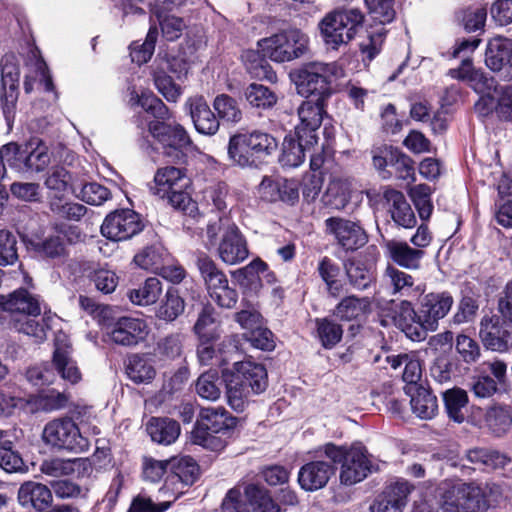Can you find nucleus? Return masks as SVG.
<instances>
[{"mask_svg":"<svg viewBox=\"0 0 512 512\" xmlns=\"http://www.w3.org/2000/svg\"><path fill=\"white\" fill-rule=\"evenodd\" d=\"M247 102L255 108L268 109L273 107L277 102L276 94L268 87L252 83L244 92Z\"/></svg>","mask_w":512,"mask_h":512,"instance_id":"de8ad7c7","label":"nucleus"},{"mask_svg":"<svg viewBox=\"0 0 512 512\" xmlns=\"http://www.w3.org/2000/svg\"><path fill=\"white\" fill-rule=\"evenodd\" d=\"M52 365L62 379L72 384L81 380V372L76 362L71 357L70 347L60 343L59 340L55 342Z\"/></svg>","mask_w":512,"mask_h":512,"instance_id":"cd10ccee","label":"nucleus"},{"mask_svg":"<svg viewBox=\"0 0 512 512\" xmlns=\"http://www.w3.org/2000/svg\"><path fill=\"white\" fill-rule=\"evenodd\" d=\"M443 400L448 417L456 423L464 422V410L468 404L467 392L464 389L454 387L443 393Z\"/></svg>","mask_w":512,"mask_h":512,"instance_id":"58836bf2","label":"nucleus"},{"mask_svg":"<svg viewBox=\"0 0 512 512\" xmlns=\"http://www.w3.org/2000/svg\"><path fill=\"white\" fill-rule=\"evenodd\" d=\"M244 495L251 512H281L280 505L274 501L270 491L259 484H247Z\"/></svg>","mask_w":512,"mask_h":512,"instance_id":"c85d7f7f","label":"nucleus"},{"mask_svg":"<svg viewBox=\"0 0 512 512\" xmlns=\"http://www.w3.org/2000/svg\"><path fill=\"white\" fill-rule=\"evenodd\" d=\"M342 76L343 71L335 62H309L297 72V90L308 99L327 101L332 94L333 78Z\"/></svg>","mask_w":512,"mask_h":512,"instance_id":"7ed1b4c3","label":"nucleus"},{"mask_svg":"<svg viewBox=\"0 0 512 512\" xmlns=\"http://www.w3.org/2000/svg\"><path fill=\"white\" fill-rule=\"evenodd\" d=\"M143 229L140 216L133 210L122 209L108 214L101 226V233L107 239L124 241Z\"/></svg>","mask_w":512,"mask_h":512,"instance_id":"1a4fd4ad","label":"nucleus"},{"mask_svg":"<svg viewBox=\"0 0 512 512\" xmlns=\"http://www.w3.org/2000/svg\"><path fill=\"white\" fill-rule=\"evenodd\" d=\"M190 180L185 172L174 166L159 168L154 176V186L151 190L155 195L164 199L168 193L179 189H186Z\"/></svg>","mask_w":512,"mask_h":512,"instance_id":"5701e85b","label":"nucleus"},{"mask_svg":"<svg viewBox=\"0 0 512 512\" xmlns=\"http://www.w3.org/2000/svg\"><path fill=\"white\" fill-rule=\"evenodd\" d=\"M335 473L334 467L325 461H312L303 465L298 473V482L306 491L325 487Z\"/></svg>","mask_w":512,"mask_h":512,"instance_id":"4be33fe9","label":"nucleus"},{"mask_svg":"<svg viewBox=\"0 0 512 512\" xmlns=\"http://www.w3.org/2000/svg\"><path fill=\"white\" fill-rule=\"evenodd\" d=\"M165 251L157 246H148L134 256L133 261L141 269L157 274L164 264Z\"/></svg>","mask_w":512,"mask_h":512,"instance_id":"3c124183","label":"nucleus"},{"mask_svg":"<svg viewBox=\"0 0 512 512\" xmlns=\"http://www.w3.org/2000/svg\"><path fill=\"white\" fill-rule=\"evenodd\" d=\"M383 279L385 284L391 288V294L394 296L417 298L424 292V288L416 284L415 278L412 275L391 264L387 265Z\"/></svg>","mask_w":512,"mask_h":512,"instance_id":"6ab92c4d","label":"nucleus"},{"mask_svg":"<svg viewBox=\"0 0 512 512\" xmlns=\"http://www.w3.org/2000/svg\"><path fill=\"white\" fill-rule=\"evenodd\" d=\"M484 423L495 436H503L512 427V412L509 406L494 404L486 409Z\"/></svg>","mask_w":512,"mask_h":512,"instance_id":"c756f323","label":"nucleus"},{"mask_svg":"<svg viewBox=\"0 0 512 512\" xmlns=\"http://www.w3.org/2000/svg\"><path fill=\"white\" fill-rule=\"evenodd\" d=\"M316 325L318 337L324 348L331 349L342 339L343 329L337 322L322 318L316 319Z\"/></svg>","mask_w":512,"mask_h":512,"instance_id":"603ef678","label":"nucleus"},{"mask_svg":"<svg viewBox=\"0 0 512 512\" xmlns=\"http://www.w3.org/2000/svg\"><path fill=\"white\" fill-rule=\"evenodd\" d=\"M250 146L246 133L231 136L228 144V156L232 163L240 167L257 166L258 162Z\"/></svg>","mask_w":512,"mask_h":512,"instance_id":"7c9ffc66","label":"nucleus"},{"mask_svg":"<svg viewBox=\"0 0 512 512\" xmlns=\"http://www.w3.org/2000/svg\"><path fill=\"white\" fill-rule=\"evenodd\" d=\"M344 269L349 284L356 290L368 289L375 280L372 267L360 259H348L344 263Z\"/></svg>","mask_w":512,"mask_h":512,"instance_id":"2f4dec72","label":"nucleus"},{"mask_svg":"<svg viewBox=\"0 0 512 512\" xmlns=\"http://www.w3.org/2000/svg\"><path fill=\"white\" fill-rule=\"evenodd\" d=\"M18 503L25 509L43 512L53 501L52 491L48 486L36 481L22 483L17 493Z\"/></svg>","mask_w":512,"mask_h":512,"instance_id":"dca6fc26","label":"nucleus"},{"mask_svg":"<svg viewBox=\"0 0 512 512\" xmlns=\"http://www.w3.org/2000/svg\"><path fill=\"white\" fill-rule=\"evenodd\" d=\"M146 429L154 442L163 445L173 443L180 434L178 422L169 418H151Z\"/></svg>","mask_w":512,"mask_h":512,"instance_id":"72a5a7b5","label":"nucleus"},{"mask_svg":"<svg viewBox=\"0 0 512 512\" xmlns=\"http://www.w3.org/2000/svg\"><path fill=\"white\" fill-rule=\"evenodd\" d=\"M414 486L407 481L389 484L370 506V512H402Z\"/></svg>","mask_w":512,"mask_h":512,"instance_id":"2eb2a0df","label":"nucleus"},{"mask_svg":"<svg viewBox=\"0 0 512 512\" xmlns=\"http://www.w3.org/2000/svg\"><path fill=\"white\" fill-rule=\"evenodd\" d=\"M10 325L19 333L35 338L36 341H43L46 338L44 325L31 316H12Z\"/></svg>","mask_w":512,"mask_h":512,"instance_id":"6e6d98bb","label":"nucleus"},{"mask_svg":"<svg viewBox=\"0 0 512 512\" xmlns=\"http://www.w3.org/2000/svg\"><path fill=\"white\" fill-rule=\"evenodd\" d=\"M76 196L87 204L99 206L110 198L111 193L105 186L92 182L83 185Z\"/></svg>","mask_w":512,"mask_h":512,"instance_id":"e2e57ef3","label":"nucleus"},{"mask_svg":"<svg viewBox=\"0 0 512 512\" xmlns=\"http://www.w3.org/2000/svg\"><path fill=\"white\" fill-rule=\"evenodd\" d=\"M3 439L7 444H0V468L8 473L24 471V461L20 453L13 448V442L10 440L8 431L7 436Z\"/></svg>","mask_w":512,"mask_h":512,"instance_id":"8fccbe9b","label":"nucleus"},{"mask_svg":"<svg viewBox=\"0 0 512 512\" xmlns=\"http://www.w3.org/2000/svg\"><path fill=\"white\" fill-rule=\"evenodd\" d=\"M411 408L421 419H432L438 412L437 398L423 386L415 388L411 397Z\"/></svg>","mask_w":512,"mask_h":512,"instance_id":"4c0bfd02","label":"nucleus"},{"mask_svg":"<svg viewBox=\"0 0 512 512\" xmlns=\"http://www.w3.org/2000/svg\"><path fill=\"white\" fill-rule=\"evenodd\" d=\"M16 237L8 230H0V265L14 264L18 259Z\"/></svg>","mask_w":512,"mask_h":512,"instance_id":"338daca9","label":"nucleus"},{"mask_svg":"<svg viewBox=\"0 0 512 512\" xmlns=\"http://www.w3.org/2000/svg\"><path fill=\"white\" fill-rule=\"evenodd\" d=\"M135 100L146 113L157 119L149 122L148 129L151 135L162 145L163 154L171 161L181 159L184 155L183 148L191 142L184 127L178 123L165 122L170 118L169 109L152 93L136 95Z\"/></svg>","mask_w":512,"mask_h":512,"instance_id":"f257e3e1","label":"nucleus"},{"mask_svg":"<svg viewBox=\"0 0 512 512\" xmlns=\"http://www.w3.org/2000/svg\"><path fill=\"white\" fill-rule=\"evenodd\" d=\"M26 153L27 146L23 149L21 146L14 142L2 146L0 149V177H3L5 174L6 169L4 161H6L12 167L22 168Z\"/></svg>","mask_w":512,"mask_h":512,"instance_id":"680f3d73","label":"nucleus"},{"mask_svg":"<svg viewBox=\"0 0 512 512\" xmlns=\"http://www.w3.org/2000/svg\"><path fill=\"white\" fill-rule=\"evenodd\" d=\"M169 467L172 475L168 479L171 483L178 480L185 485H192L199 475V466L190 456L170 459Z\"/></svg>","mask_w":512,"mask_h":512,"instance_id":"c9c22d12","label":"nucleus"},{"mask_svg":"<svg viewBox=\"0 0 512 512\" xmlns=\"http://www.w3.org/2000/svg\"><path fill=\"white\" fill-rule=\"evenodd\" d=\"M190 114L196 130L204 135H214L219 121L203 97L190 99Z\"/></svg>","mask_w":512,"mask_h":512,"instance_id":"bb28decb","label":"nucleus"},{"mask_svg":"<svg viewBox=\"0 0 512 512\" xmlns=\"http://www.w3.org/2000/svg\"><path fill=\"white\" fill-rule=\"evenodd\" d=\"M325 226L327 232L334 235L338 244L346 250H356L367 242L365 231L353 221L330 217L325 220Z\"/></svg>","mask_w":512,"mask_h":512,"instance_id":"f8f14e48","label":"nucleus"},{"mask_svg":"<svg viewBox=\"0 0 512 512\" xmlns=\"http://www.w3.org/2000/svg\"><path fill=\"white\" fill-rule=\"evenodd\" d=\"M475 373L490 375L492 380L499 386L507 383V364L497 358L480 363L475 368Z\"/></svg>","mask_w":512,"mask_h":512,"instance_id":"0e129e2a","label":"nucleus"},{"mask_svg":"<svg viewBox=\"0 0 512 512\" xmlns=\"http://www.w3.org/2000/svg\"><path fill=\"white\" fill-rule=\"evenodd\" d=\"M448 75L457 80L465 81L478 94H485L495 88V80L482 70L475 69L469 58L462 60L458 68L450 69Z\"/></svg>","mask_w":512,"mask_h":512,"instance_id":"412c9836","label":"nucleus"},{"mask_svg":"<svg viewBox=\"0 0 512 512\" xmlns=\"http://www.w3.org/2000/svg\"><path fill=\"white\" fill-rule=\"evenodd\" d=\"M234 425V418L223 407H206L200 410L199 418L192 432L196 435L215 432L226 435Z\"/></svg>","mask_w":512,"mask_h":512,"instance_id":"a211bd4d","label":"nucleus"},{"mask_svg":"<svg viewBox=\"0 0 512 512\" xmlns=\"http://www.w3.org/2000/svg\"><path fill=\"white\" fill-rule=\"evenodd\" d=\"M371 301L368 297L354 295L343 298L335 307L334 314L343 320H352L370 311Z\"/></svg>","mask_w":512,"mask_h":512,"instance_id":"a19ab883","label":"nucleus"},{"mask_svg":"<svg viewBox=\"0 0 512 512\" xmlns=\"http://www.w3.org/2000/svg\"><path fill=\"white\" fill-rule=\"evenodd\" d=\"M185 302L174 289H169L162 301L157 316L165 321H174L184 312Z\"/></svg>","mask_w":512,"mask_h":512,"instance_id":"5fc2aeb1","label":"nucleus"},{"mask_svg":"<svg viewBox=\"0 0 512 512\" xmlns=\"http://www.w3.org/2000/svg\"><path fill=\"white\" fill-rule=\"evenodd\" d=\"M111 341L121 346H135L144 341L149 333L147 323L140 318L121 317L113 324H104Z\"/></svg>","mask_w":512,"mask_h":512,"instance_id":"9b49d317","label":"nucleus"},{"mask_svg":"<svg viewBox=\"0 0 512 512\" xmlns=\"http://www.w3.org/2000/svg\"><path fill=\"white\" fill-rule=\"evenodd\" d=\"M323 452L333 463L340 464L339 481L344 486L362 482L372 471L368 451L362 443L350 446L327 443L323 446Z\"/></svg>","mask_w":512,"mask_h":512,"instance_id":"f03ea898","label":"nucleus"},{"mask_svg":"<svg viewBox=\"0 0 512 512\" xmlns=\"http://www.w3.org/2000/svg\"><path fill=\"white\" fill-rule=\"evenodd\" d=\"M228 373L257 395L264 392L268 386L267 371L262 364L251 361L236 362L233 370Z\"/></svg>","mask_w":512,"mask_h":512,"instance_id":"f3484780","label":"nucleus"},{"mask_svg":"<svg viewBox=\"0 0 512 512\" xmlns=\"http://www.w3.org/2000/svg\"><path fill=\"white\" fill-rule=\"evenodd\" d=\"M157 36V27H150L144 43L141 45H132L130 56L133 62L137 63L138 65H141L150 60L154 53Z\"/></svg>","mask_w":512,"mask_h":512,"instance_id":"052dcab7","label":"nucleus"},{"mask_svg":"<svg viewBox=\"0 0 512 512\" xmlns=\"http://www.w3.org/2000/svg\"><path fill=\"white\" fill-rule=\"evenodd\" d=\"M364 14L358 8L336 9L327 13L318 23L325 44L332 49L348 44L364 23Z\"/></svg>","mask_w":512,"mask_h":512,"instance_id":"20e7f679","label":"nucleus"},{"mask_svg":"<svg viewBox=\"0 0 512 512\" xmlns=\"http://www.w3.org/2000/svg\"><path fill=\"white\" fill-rule=\"evenodd\" d=\"M214 314L215 310L212 306L203 307L193 328L199 339L218 340L220 338Z\"/></svg>","mask_w":512,"mask_h":512,"instance_id":"49530a36","label":"nucleus"},{"mask_svg":"<svg viewBox=\"0 0 512 512\" xmlns=\"http://www.w3.org/2000/svg\"><path fill=\"white\" fill-rule=\"evenodd\" d=\"M442 498L445 512H487L490 507L481 493V488L473 484L452 486Z\"/></svg>","mask_w":512,"mask_h":512,"instance_id":"6e6552de","label":"nucleus"},{"mask_svg":"<svg viewBox=\"0 0 512 512\" xmlns=\"http://www.w3.org/2000/svg\"><path fill=\"white\" fill-rule=\"evenodd\" d=\"M316 143H308L305 140L285 138L280 163L283 167L295 168L301 165L305 158V150L310 149Z\"/></svg>","mask_w":512,"mask_h":512,"instance_id":"e433bc0d","label":"nucleus"},{"mask_svg":"<svg viewBox=\"0 0 512 512\" xmlns=\"http://www.w3.org/2000/svg\"><path fill=\"white\" fill-rule=\"evenodd\" d=\"M390 166L394 168L397 178L401 180L415 181V168L413 160L406 154L395 149Z\"/></svg>","mask_w":512,"mask_h":512,"instance_id":"774afa93","label":"nucleus"},{"mask_svg":"<svg viewBox=\"0 0 512 512\" xmlns=\"http://www.w3.org/2000/svg\"><path fill=\"white\" fill-rule=\"evenodd\" d=\"M368 13L375 23L387 24L394 20L396 12L394 0H364Z\"/></svg>","mask_w":512,"mask_h":512,"instance_id":"4d7b16f0","label":"nucleus"},{"mask_svg":"<svg viewBox=\"0 0 512 512\" xmlns=\"http://www.w3.org/2000/svg\"><path fill=\"white\" fill-rule=\"evenodd\" d=\"M485 64L490 70L512 79V39L503 36L490 39L485 51Z\"/></svg>","mask_w":512,"mask_h":512,"instance_id":"ddd939ff","label":"nucleus"},{"mask_svg":"<svg viewBox=\"0 0 512 512\" xmlns=\"http://www.w3.org/2000/svg\"><path fill=\"white\" fill-rule=\"evenodd\" d=\"M162 293V284L156 277L148 278L142 286L128 292V297L133 304L147 306L154 304Z\"/></svg>","mask_w":512,"mask_h":512,"instance_id":"79ce46f5","label":"nucleus"},{"mask_svg":"<svg viewBox=\"0 0 512 512\" xmlns=\"http://www.w3.org/2000/svg\"><path fill=\"white\" fill-rule=\"evenodd\" d=\"M196 392L202 399L218 400L221 396V388L217 372L210 370L201 374L196 381Z\"/></svg>","mask_w":512,"mask_h":512,"instance_id":"864d4df0","label":"nucleus"},{"mask_svg":"<svg viewBox=\"0 0 512 512\" xmlns=\"http://www.w3.org/2000/svg\"><path fill=\"white\" fill-rule=\"evenodd\" d=\"M217 254L227 265H237L249 255L247 242L235 225L229 226L218 244Z\"/></svg>","mask_w":512,"mask_h":512,"instance_id":"4468645a","label":"nucleus"},{"mask_svg":"<svg viewBox=\"0 0 512 512\" xmlns=\"http://www.w3.org/2000/svg\"><path fill=\"white\" fill-rule=\"evenodd\" d=\"M264 54H260L259 51L248 50L242 55V59L246 65L247 71L252 77L258 79H267L274 81L276 74L272 71L271 66L265 60Z\"/></svg>","mask_w":512,"mask_h":512,"instance_id":"a18cd8bd","label":"nucleus"},{"mask_svg":"<svg viewBox=\"0 0 512 512\" xmlns=\"http://www.w3.org/2000/svg\"><path fill=\"white\" fill-rule=\"evenodd\" d=\"M455 349L461 360L468 365L476 363L481 356L479 343L465 334L457 335Z\"/></svg>","mask_w":512,"mask_h":512,"instance_id":"13d9d810","label":"nucleus"},{"mask_svg":"<svg viewBox=\"0 0 512 512\" xmlns=\"http://www.w3.org/2000/svg\"><path fill=\"white\" fill-rule=\"evenodd\" d=\"M317 271L321 279L325 282L328 293L333 296H339L342 285L337 280L340 274L339 266L329 257H323L318 263Z\"/></svg>","mask_w":512,"mask_h":512,"instance_id":"09e8293b","label":"nucleus"},{"mask_svg":"<svg viewBox=\"0 0 512 512\" xmlns=\"http://www.w3.org/2000/svg\"><path fill=\"white\" fill-rule=\"evenodd\" d=\"M507 332L499 325L498 320L484 317L480 323L479 335L483 344L493 351H505L508 348Z\"/></svg>","mask_w":512,"mask_h":512,"instance_id":"f704fd0d","label":"nucleus"},{"mask_svg":"<svg viewBox=\"0 0 512 512\" xmlns=\"http://www.w3.org/2000/svg\"><path fill=\"white\" fill-rule=\"evenodd\" d=\"M213 107L218 116L228 122H239L242 118V112L232 97L226 94L218 95L213 102Z\"/></svg>","mask_w":512,"mask_h":512,"instance_id":"bf43d9fd","label":"nucleus"},{"mask_svg":"<svg viewBox=\"0 0 512 512\" xmlns=\"http://www.w3.org/2000/svg\"><path fill=\"white\" fill-rule=\"evenodd\" d=\"M383 197L390 204L391 217L398 226L412 228L416 225L414 212L402 192L386 187Z\"/></svg>","mask_w":512,"mask_h":512,"instance_id":"a878e982","label":"nucleus"},{"mask_svg":"<svg viewBox=\"0 0 512 512\" xmlns=\"http://www.w3.org/2000/svg\"><path fill=\"white\" fill-rule=\"evenodd\" d=\"M42 439L47 445L74 453L85 452L90 446L89 440L70 417L49 421L43 429Z\"/></svg>","mask_w":512,"mask_h":512,"instance_id":"423d86ee","label":"nucleus"},{"mask_svg":"<svg viewBox=\"0 0 512 512\" xmlns=\"http://www.w3.org/2000/svg\"><path fill=\"white\" fill-rule=\"evenodd\" d=\"M325 106L326 101L306 98L298 107L300 123L295 128V134L299 139L308 143H317L316 131L320 128L326 114Z\"/></svg>","mask_w":512,"mask_h":512,"instance_id":"9d476101","label":"nucleus"},{"mask_svg":"<svg viewBox=\"0 0 512 512\" xmlns=\"http://www.w3.org/2000/svg\"><path fill=\"white\" fill-rule=\"evenodd\" d=\"M0 307L13 316H38L41 308L38 299L25 289H18L9 296H0Z\"/></svg>","mask_w":512,"mask_h":512,"instance_id":"b1692460","label":"nucleus"},{"mask_svg":"<svg viewBox=\"0 0 512 512\" xmlns=\"http://www.w3.org/2000/svg\"><path fill=\"white\" fill-rule=\"evenodd\" d=\"M388 255L398 266L407 270H418L424 251L411 247L407 242L401 240H389L385 243Z\"/></svg>","mask_w":512,"mask_h":512,"instance_id":"393cba45","label":"nucleus"},{"mask_svg":"<svg viewBox=\"0 0 512 512\" xmlns=\"http://www.w3.org/2000/svg\"><path fill=\"white\" fill-rule=\"evenodd\" d=\"M309 37L299 29H290L258 41L264 56L283 63L307 55L310 52Z\"/></svg>","mask_w":512,"mask_h":512,"instance_id":"39448f33","label":"nucleus"},{"mask_svg":"<svg viewBox=\"0 0 512 512\" xmlns=\"http://www.w3.org/2000/svg\"><path fill=\"white\" fill-rule=\"evenodd\" d=\"M497 385L490 375L475 373L471 379L470 391L478 399H488L498 392Z\"/></svg>","mask_w":512,"mask_h":512,"instance_id":"69168bd1","label":"nucleus"},{"mask_svg":"<svg viewBox=\"0 0 512 512\" xmlns=\"http://www.w3.org/2000/svg\"><path fill=\"white\" fill-rule=\"evenodd\" d=\"M126 373L133 382L140 384L151 382L156 375V370L149 359L132 355L128 359Z\"/></svg>","mask_w":512,"mask_h":512,"instance_id":"37998d69","label":"nucleus"},{"mask_svg":"<svg viewBox=\"0 0 512 512\" xmlns=\"http://www.w3.org/2000/svg\"><path fill=\"white\" fill-rule=\"evenodd\" d=\"M223 379L226 384V398L228 405L236 412H243L248 406L252 396L257 395L251 392L249 388L225 371Z\"/></svg>","mask_w":512,"mask_h":512,"instance_id":"473e14b6","label":"nucleus"},{"mask_svg":"<svg viewBox=\"0 0 512 512\" xmlns=\"http://www.w3.org/2000/svg\"><path fill=\"white\" fill-rule=\"evenodd\" d=\"M246 135L258 164L272 155L278 148L277 140L268 133L254 130L250 133H246Z\"/></svg>","mask_w":512,"mask_h":512,"instance_id":"c03bdc74","label":"nucleus"},{"mask_svg":"<svg viewBox=\"0 0 512 512\" xmlns=\"http://www.w3.org/2000/svg\"><path fill=\"white\" fill-rule=\"evenodd\" d=\"M453 304L452 296L447 292L428 293L421 300L420 313L426 319L430 331H435L438 321L444 318Z\"/></svg>","mask_w":512,"mask_h":512,"instance_id":"aec40b11","label":"nucleus"},{"mask_svg":"<svg viewBox=\"0 0 512 512\" xmlns=\"http://www.w3.org/2000/svg\"><path fill=\"white\" fill-rule=\"evenodd\" d=\"M466 459L468 462L479 467L483 466L492 469L504 468L511 462L510 458L505 454L485 448L468 450Z\"/></svg>","mask_w":512,"mask_h":512,"instance_id":"ea45409f","label":"nucleus"},{"mask_svg":"<svg viewBox=\"0 0 512 512\" xmlns=\"http://www.w3.org/2000/svg\"><path fill=\"white\" fill-rule=\"evenodd\" d=\"M1 87L0 104L5 120L10 124L16 113L19 97L20 69L17 57L14 54H6L1 62Z\"/></svg>","mask_w":512,"mask_h":512,"instance_id":"0eeeda50","label":"nucleus"}]
</instances>
